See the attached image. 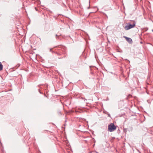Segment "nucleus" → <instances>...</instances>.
Segmentation results:
<instances>
[{
  "mask_svg": "<svg viewBox=\"0 0 153 153\" xmlns=\"http://www.w3.org/2000/svg\"><path fill=\"white\" fill-rule=\"evenodd\" d=\"M116 129V126L112 123H111L108 126V130L110 132L113 131Z\"/></svg>",
  "mask_w": 153,
  "mask_h": 153,
  "instance_id": "obj_1",
  "label": "nucleus"
},
{
  "mask_svg": "<svg viewBox=\"0 0 153 153\" xmlns=\"http://www.w3.org/2000/svg\"><path fill=\"white\" fill-rule=\"evenodd\" d=\"M135 23L134 22L132 25L129 24L128 25L125 26V29L126 30H128L134 27H135Z\"/></svg>",
  "mask_w": 153,
  "mask_h": 153,
  "instance_id": "obj_2",
  "label": "nucleus"
},
{
  "mask_svg": "<svg viewBox=\"0 0 153 153\" xmlns=\"http://www.w3.org/2000/svg\"><path fill=\"white\" fill-rule=\"evenodd\" d=\"M124 37L126 39V40L129 43H132V40L131 38H128L125 36H124Z\"/></svg>",
  "mask_w": 153,
  "mask_h": 153,
  "instance_id": "obj_3",
  "label": "nucleus"
},
{
  "mask_svg": "<svg viewBox=\"0 0 153 153\" xmlns=\"http://www.w3.org/2000/svg\"><path fill=\"white\" fill-rule=\"evenodd\" d=\"M3 65L1 64V62H0V71H1L3 69Z\"/></svg>",
  "mask_w": 153,
  "mask_h": 153,
  "instance_id": "obj_4",
  "label": "nucleus"
},
{
  "mask_svg": "<svg viewBox=\"0 0 153 153\" xmlns=\"http://www.w3.org/2000/svg\"><path fill=\"white\" fill-rule=\"evenodd\" d=\"M51 49H50V51H51Z\"/></svg>",
  "mask_w": 153,
  "mask_h": 153,
  "instance_id": "obj_5",
  "label": "nucleus"
},
{
  "mask_svg": "<svg viewBox=\"0 0 153 153\" xmlns=\"http://www.w3.org/2000/svg\"><path fill=\"white\" fill-rule=\"evenodd\" d=\"M57 36V35H56V36Z\"/></svg>",
  "mask_w": 153,
  "mask_h": 153,
  "instance_id": "obj_6",
  "label": "nucleus"
},
{
  "mask_svg": "<svg viewBox=\"0 0 153 153\" xmlns=\"http://www.w3.org/2000/svg\"><path fill=\"white\" fill-rule=\"evenodd\" d=\"M152 31L153 32V29L152 30Z\"/></svg>",
  "mask_w": 153,
  "mask_h": 153,
  "instance_id": "obj_7",
  "label": "nucleus"
},
{
  "mask_svg": "<svg viewBox=\"0 0 153 153\" xmlns=\"http://www.w3.org/2000/svg\"><path fill=\"white\" fill-rule=\"evenodd\" d=\"M97 153H98V152H97Z\"/></svg>",
  "mask_w": 153,
  "mask_h": 153,
  "instance_id": "obj_8",
  "label": "nucleus"
}]
</instances>
